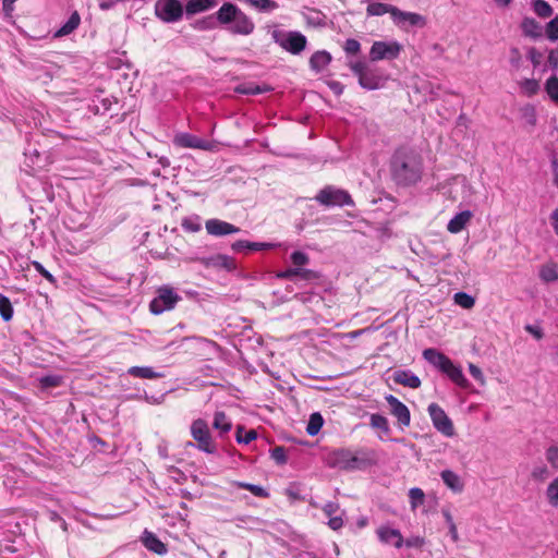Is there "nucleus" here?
Segmentation results:
<instances>
[{"mask_svg": "<svg viewBox=\"0 0 558 558\" xmlns=\"http://www.w3.org/2000/svg\"><path fill=\"white\" fill-rule=\"evenodd\" d=\"M390 172L398 185L415 184L421 180L423 172L421 155L409 147L398 148L391 157Z\"/></svg>", "mask_w": 558, "mask_h": 558, "instance_id": "obj_1", "label": "nucleus"}, {"mask_svg": "<svg viewBox=\"0 0 558 558\" xmlns=\"http://www.w3.org/2000/svg\"><path fill=\"white\" fill-rule=\"evenodd\" d=\"M216 19L221 25H229L228 29L235 35L247 36L255 29L252 19L231 2H225L216 12Z\"/></svg>", "mask_w": 558, "mask_h": 558, "instance_id": "obj_2", "label": "nucleus"}, {"mask_svg": "<svg viewBox=\"0 0 558 558\" xmlns=\"http://www.w3.org/2000/svg\"><path fill=\"white\" fill-rule=\"evenodd\" d=\"M423 356L430 364L446 374L453 383L465 384L461 369L457 367L452 361L444 353L430 348L423 351Z\"/></svg>", "mask_w": 558, "mask_h": 558, "instance_id": "obj_3", "label": "nucleus"}, {"mask_svg": "<svg viewBox=\"0 0 558 558\" xmlns=\"http://www.w3.org/2000/svg\"><path fill=\"white\" fill-rule=\"evenodd\" d=\"M349 68L357 76L361 87L373 90L383 86L384 76L379 69L371 68L362 61L350 62Z\"/></svg>", "mask_w": 558, "mask_h": 558, "instance_id": "obj_4", "label": "nucleus"}, {"mask_svg": "<svg viewBox=\"0 0 558 558\" xmlns=\"http://www.w3.org/2000/svg\"><path fill=\"white\" fill-rule=\"evenodd\" d=\"M315 199L324 206H353L354 202L351 195L341 189H336L331 185L322 189L315 196Z\"/></svg>", "mask_w": 558, "mask_h": 558, "instance_id": "obj_5", "label": "nucleus"}, {"mask_svg": "<svg viewBox=\"0 0 558 558\" xmlns=\"http://www.w3.org/2000/svg\"><path fill=\"white\" fill-rule=\"evenodd\" d=\"M184 11L185 7L179 0H157L155 3V14L165 23L179 22Z\"/></svg>", "mask_w": 558, "mask_h": 558, "instance_id": "obj_6", "label": "nucleus"}, {"mask_svg": "<svg viewBox=\"0 0 558 558\" xmlns=\"http://www.w3.org/2000/svg\"><path fill=\"white\" fill-rule=\"evenodd\" d=\"M191 434L193 439L197 442V448L207 453H214L216 446L213 441L208 425L206 421L197 418L192 423Z\"/></svg>", "mask_w": 558, "mask_h": 558, "instance_id": "obj_7", "label": "nucleus"}, {"mask_svg": "<svg viewBox=\"0 0 558 558\" xmlns=\"http://www.w3.org/2000/svg\"><path fill=\"white\" fill-rule=\"evenodd\" d=\"M402 50L398 41H374L369 50L371 61L397 59Z\"/></svg>", "mask_w": 558, "mask_h": 558, "instance_id": "obj_8", "label": "nucleus"}, {"mask_svg": "<svg viewBox=\"0 0 558 558\" xmlns=\"http://www.w3.org/2000/svg\"><path fill=\"white\" fill-rule=\"evenodd\" d=\"M180 300V296L168 287H161L158 295L150 302L149 310L154 314H161L165 311L172 310Z\"/></svg>", "mask_w": 558, "mask_h": 558, "instance_id": "obj_9", "label": "nucleus"}, {"mask_svg": "<svg viewBox=\"0 0 558 558\" xmlns=\"http://www.w3.org/2000/svg\"><path fill=\"white\" fill-rule=\"evenodd\" d=\"M173 143L175 146L183 148H196L202 150L213 151L217 147L214 141H207L190 133H179L174 136Z\"/></svg>", "mask_w": 558, "mask_h": 558, "instance_id": "obj_10", "label": "nucleus"}, {"mask_svg": "<svg viewBox=\"0 0 558 558\" xmlns=\"http://www.w3.org/2000/svg\"><path fill=\"white\" fill-rule=\"evenodd\" d=\"M428 413L433 421L435 428L445 436L451 437L454 434V427L451 420L447 416L445 411L437 404L430 403L428 405Z\"/></svg>", "mask_w": 558, "mask_h": 558, "instance_id": "obj_11", "label": "nucleus"}, {"mask_svg": "<svg viewBox=\"0 0 558 558\" xmlns=\"http://www.w3.org/2000/svg\"><path fill=\"white\" fill-rule=\"evenodd\" d=\"M350 459L352 471L364 470L368 466L375 465L378 461L376 451L369 448H359L355 451L351 450Z\"/></svg>", "mask_w": 558, "mask_h": 558, "instance_id": "obj_12", "label": "nucleus"}, {"mask_svg": "<svg viewBox=\"0 0 558 558\" xmlns=\"http://www.w3.org/2000/svg\"><path fill=\"white\" fill-rule=\"evenodd\" d=\"M194 262L202 264L206 268L225 269L228 271L236 268L235 259L226 254H215L208 257H196Z\"/></svg>", "mask_w": 558, "mask_h": 558, "instance_id": "obj_13", "label": "nucleus"}, {"mask_svg": "<svg viewBox=\"0 0 558 558\" xmlns=\"http://www.w3.org/2000/svg\"><path fill=\"white\" fill-rule=\"evenodd\" d=\"M205 228L207 233L214 236H223L240 232L239 227L217 218L208 219L205 222Z\"/></svg>", "mask_w": 558, "mask_h": 558, "instance_id": "obj_14", "label": "nucleus"}, {"mask_svg": "<svg viewBox=\"0 0 558 558\" xmlns=\"http://www.w3.org/2000/svg\"><path fill=\"white\" fill-rule=\"evenodd\" d=\"M351 450L348 448H339L331 451L327 457V464L330 468H338L344 471H352L350 464Z\"/></svg>", "mask_w": 558, "mask_h": 558, "instance_id": "obj_15", "label": "nucleus"}, {"mask_svg": "<svg viewBox=\"0 0 558 558\" xmlns=\"http://www.w3.org/2000/svg\"><path fill=\"white\" fill-rule=\"evenodd\" d=\"M386 401L389 404L390 413L397 417L399 424L402 426H409L411 422V415L407 405L392 395L386 396Z\"/></svg>", "mask_w": 558, "mask_h": 558, "instance_id": "obj_16", "label": "nucleus"}, {"mask_svg": "<svg viewBox=\"0 0 558 558\" xmlns=\"http://www.w3.org/2000/svg\"><path fill=\"white\" fill-rule=\"evenodd\" d=\"M379 541L384 544H392L396 548H401L404 544V538L399 530L381 525L376 530Z\"/></svg>", "mask_w": 558, "mask_h": 558, "instance_id": "obj_17", "label": "nucleus"}, {"mask_svg": "<svg viewBox=\"0 0 558 558\" xmlns=\"http://www.w3.org/2000/svg\"><path fill=\"white\" fill-rule=\"evenodd\" d=\"M392 20L399 26L409 23L411 26L424 27L427 23L425 16L415 12H404L399 8H396Z\"/></svg>", "mask_w": 558, "mask_h": 558, "instance_id": "obj_18", "label": "nucleus"}, {"mask_svg": "<svg viewBox=\"0 0 558 558\" xmlns=\"http://www.w3.org/2000/svg\"><path fill=\"white\" fill-rule=\"evenodd\" d=\"M141 539L145 548L154 554L162 556L168 551L167 545L150 531L145 530Z\"/></svg>", "mask_w": 558, "mask_h": 558, "instance_id": "obj_19", "label": "nucleus"}, {"mask_svg": "<svg viewBox=\"0 0 558 558\" xmlns=\"http://www.w3.org/2000/svg\"><path fill=\"white\" fill-rule=\"evenodd\" d=\"M282 47L293 53L298 54L301 51H303L306 47V37L299 33V32H292L288 35V38L284 44H282Z\"/></svg>", "mask_w": 558, "mask_h": 558, "instance_id": "obj_20", "label": "nucleus"}, {"mask_svg": "<svg viewBox=\"0 0 558 558\" xmlns=\"http://www.w3.org/2000/svg\"><path fill=\"white\" fill-rule=\"evenodd\" d=\"M472 217L473 214L470 210H464L457 214L452 219L449 220L447 230L453 234L461 232L470 222Z\"/></svg>", "mask_w": 558, "mask_h": 558, "instance_id": "obj_21", "label": "nucleus"}, {"mask_svg": "<svg viewBox=\"0 0 558 558\" xmlns=\"http://www.w3.org/2000/svg\"><path fill=\"white\" fill-rule=\"evenodd\" d=\"M218 0H189L185 4L187 15H195L215 8Z\"/></svg>", "mask_w": 558, "mask_h": 558, "instance_id": "obj_22", "label": "nucleus"}, {"mask_svg": "<svg viewBox=\"0 0 558 558\" xmlns=\"http://www.w3.org/2000/svg\"><path fill=\"white\" fill-rule=\"evenodd\" d=\"M521 29L526 37L538 38L543 29L539 23L533 17H524L521 23Z\"/></svg>", "mask_w": 558, "mask_h": 558, "instance_id": "obj_23", "label": "nucleus"}, {"mask_svg": "<svg viewBox=\"0 0 558 558\" xmlns=\"http://www.w3.org/2000/svg\"><path fill=\"white\" fill-rule=\"evenodd\" d=\"M396 8L397 7L387 3L373 2L367 5L366 14L368 16H381L386 13H389L391 17H393Z\"/></svg>", "mask_w": 558, "mask_h": 558, "instance_id": "obj_24", "label": "nucleus"}, {"mask_svg": "<svg viewBox=\"0 0 558 558\" xmlns=\"http://www.w3.org/2000/svg\"><path fill=\"white\" fill-rule=\"evenodd\" d=\"M442 482L453 492L460 493L463 490V483L460 477L451 470H444L440 473Z\"/></svg>", "mask_w": 558, "mask_h": 558, "instance_id": "obj_25", "label": "nucleus"}, {"mask_svg": "<svg viewBox=\"0 0 558 558\" xmlns=\"http://www.w3.org/2000/svg\"><path fill=\"white\" fill-rule=\"evenodd\" d=\"M331 61V56L327 51H316L310 59L311 68L317 72L325 69Z\"/></svg>", "mask_w": 558, "mask_h": 558, "instance_id": "obj_26", "label": "nucleus"}, {"mask_svg": "<svg viewBox=\"0 0 558 558\" xmlns=\"http://www.w3.org/2000/svg\"><path fill=\"white\" fill-rule=\"evenodd\" d=\"M539 278L545 282L558 280V268L555 263H548L541 267Z\"/></svg>", "mask_w": 558, "mask_h": 558, "instance_id": "obj_27", "label": "nucleus"}, {"mask_svg": "<svg viewBox=\"0 0 558 558\" xmlns=\"http://www.w3.org/2000/svg\"><path fill=\"white\" fill-rule=\"evenodd\" d=\"M324 424V418L320 415V413L315 412L311 414L307 426H306V433L310 436H315L319 433Z\"/></svg>", "mask_w": 558, "mask_h": 558, "instance_id": "obj_28", "label": "nucleus"}, {"mask_svg": "<svg viewBox=\"0 0 558 558\" xmlns=\"http://www.w3.org/2000/svg\"><path fill=\"white\" fill-rule=\"evenodd\" d=\"M14 310L8 296L0 293V316L4 322H10L13 317Z\"/></svg>", "mask_w": 558, "mask_h": 558, "instance_id": "obj_29", "label": "nucleus"}, {"mask_svg": "<svg viewBox=\"0 0 558 558\" xmlns=\"http://www.w3.org/2000/svg\"><path fill=\"white\" fill-rule=\"evenodd\" d=\"M213 426L221 433H228L231 429L232 424L228 420L226 413L220 411L215 413Z\"/></svg>", "mask_w": 558, "mask_h": 558, "instance_id": "obj_30", "label": "nucleus"}, {"mask_svg": "<svg viewBox=\"0 0 558 558\" xmlns=\"http://www.w3.org/2000/svg\"><path fill=\"white\" fill-rule=\"evenodd\" d=\"M546 498L550 506L558 507V476L548 484Z\"/></svg>", "mask_w": 558, "mask_h": 558, "instance_id": "obj_31", "label": "nucleus"}, {"mask_svg": "<svg viewBox=\"0 0 558 558\" xmlns=\"http://www.w3.org/2000/svg\"><path fill=\"white\" fill-rule=\"evenodd\" d=\"M533 10L543 19L549 17L553 14V8L545 0H533Z\"/></svg>", "mask_w": 558, "mask_h": 558, "instance_id": "obj_32", "label": "nucleus"}, {"mask_svg": "<svg viewBox=\"0 0 558 558\" xmlns=\"http://www.w3.org/2000/svg\"><path fill=\"white\" fill-rule=\"evenodd\" d=\"M181 227L185 232L196 233V232L201 231V229H202L201 219L197 216L193 217V218H191V217L184 218L181 221Z\"/></svg>", "mask_w": 558, "mask_h": 558, "instance_id": "obj_33", "label": "nucleus"}, {"mask_svg": "<svg viewBox=\"0 0 558 558\" xmlns=\"http://www.w3.org/2000/svg\"><path fill=\"white\" fill-rule=\"evenodd\" d=\"M129 374L143 379H155L158 377L151 367L133 366L129 369Z\"/></svg>", "mask_w": 558, "mask_h": 558, "instance_id": "obj_34", "label": "nucleus"}, {"mask_svg": "<svg viewBox=\"0 0 558 558\" xmlns=\"http://www.w3.org/2000/svg\"><path fill=\"white\" fill-rule=\"evenodd\" d=\"M545 90L549 98L558 104V76L553 75L545 83Z\"/></svg>", "mask_w": 558, "mask_h": 558, "instance_id": "obj_35", "label": "nucleus"}, {"mask_svg": "<svg viewBox=\"0 0 558 558\" xmlns=\"http://www.w3.org/2000/svg\"><path fill=\"white\" fill-rule=\"evenodd\" d=\"M453 300L456 304L465 310L472 308L475 304V299L465 292H457Z\"/></svg>", "mask_w": 558, "mask_h": 558, "instance_id": "obj_36", "label": "nucleus"}, {"mask_svg": "<svg viewBox=\"0 0 558 558\" xmlns=\"http://www.w3.org/2000/svg\"><path fill=\"white\" fill-rule=\"evenodd\" d=\"M233 485L239 488L246 489V490L251 492L256 497H262V498L268 497V493L262 486L250 484V483H244V482H234Z\"/></svg>", "mask_w": 558, "mask_h": 558, "instance_id": "obj_37", "label": "nucleus"}, {"mask_svg": "<svg viewBox=\"0 0 558 558\" xmlns=\"http://www.w3.org/2000/svg\"><path fill=\"white\" fill-rule=\"evenodd\" d=\"M246 2L252 7L265 12L276 10L278 8V3L274 0H246Z\"/></svg>", "mask_w": 558, "mask_h": 558, "instance_id": "obj_38", "label": "nucleus"}, {"mask_svg": "<svg viewBox=\"0 0 558 558\" xmlns=\"http://www.w3.org/2000/svg\"><path fill=\"white\" fill-rule=\"evenodd\" d=\"M217 19H216V15H209V16H206L202 20H197L195 23H194V28L195 29H198V31H207V29H213L216 27V23H217Z\"/></svg>", "mask_w": 558, "mask_h": 558, "instance_id": "obj_39", "label": "nucleus"}, {"mask_svg": "<svg viewBox=\"0 0 558 558\" xmlns=\"http://www.w3.org/2000/svg\"><path fill=\"white\" fill-rule=\"evenodd\" d=\"M243 432H244V427L239 425L236 427V440H238V442L250 444L251 441H253L257 437V433H256L255 429H250V430L245 432L244 436L242 435Z\"/></svg>", "mask_w": 558, "mask_h": 558, "instance_id": "obj_40", "label": "nucleus"}, {"mask_svg": "<svg viewBox=\"0 0 558 558\" xmlns=\"http://www.w3.org/2000/svg\"><path fill=\"white\" fill-rule=\"evenodd\" d=\"M409 497H410L411 506L414 509L418 505H422L424 502L425 494L421 488L414 487V488L410 489Z\"/></svg>", "mask_w": 558, "mask_h": 558, "instance_id": "obj_41", "label": "nucleus"}, {"mask_svg": "<svg viewBox=\"0 0 558 558\" xmlns=\"http://www.w3.org/2000/svg\"><path fill=\"white\" fill-rule=\"evenodd\" d=\"M521 88L527 96H533L539 90V84L536 80L525 78L521 82Z\"/></svg>", "mask_w": 558, "mask_h": 558, "instance_id": "obj_42", "label": "nucleus"}, {"mask_svg": "<svg viewBox=\"0 0 558 558\" xmlns=\"http://www.w3.org/2000/svg\"><path fill=\"white\" fill-rule=\"evenodd\" d=\"M290 258L292 264L295 266L294 268H302V266L307 265L310 262L308 255L301 251H294Z\"/></svg>", "mask_w": 558, "mask_h": 558, "instance_id": "obj_43", "label": "nucleus"}, {"mask_svg": "<svg viewBox=\"0 0 558 558\" xmlns=\"http://www.w3.org/2000/svg\"><path fill=\"white\" fill-rule=\"evenodd\" d=\"M371 425L374 428H378V429H381L385 432L389 430V425H388L387 418L380 414H372Z\"/></svg>", "mask_w": 558, "mask_h": 558, "instance_id": "obj_44", "label": "nucleus"}, {"mask_svg": "<svg viewBox=\"0 0 558 558\" xmlns=\"http://www.w3.org/2000/svg\"><path fill=\"white\" fill-rule=\"evenodd\" d=\"M546 36L551 41L558 39V15L546 25Z\"/></svg>", "mask_w": 558, "mask_h": 558, "instance_id": "obj_45", "label": "nucleus"}, {"mask_svg": "<svg viewBox=\"0 0 558 558\" xmlns=\"http://www.w3.org/2000/svg\"><path fill=\"white\" fill-rule=\"evenodd\" d=\"M296 277L301 278L302 280L306 281H313L319 279V274L312 269H305V268H296Z\"/></svg>", "mask_w": 558, "mask_h": 558, "instance_id": "obj_46", "label": "nucleus"}, {"mask_svg": "<svg viewBox=\"0 0 558 558\" xmlns=\"http://www.w3.org/2000/svg\"><path fill=\"white\" fill-rule=\"evenodd\" d=\"M393 380H395L396 384H400V385H403V384H420V380L417 379V377H409L403 372H396L395 375H393Z\"/></svg>", "mask_w": 558, "mask_h": 558, "instance_id": "obj_47", "label": "nucleus"}, {"mask_svg": "<svg viewBox=\"0 0 558 558\" xmlns=\"http://www.w3.org/2000/svg\"><path fill=\"white\" fill-rule=\"evenodd\" d=\"M343 49L348 54H357L361 51V44L354 38H349L345 40Z\"/></svg>", "mask_w": 558, "mask_h": 558, "instance_id": "obj_48", "label": "nucleus"}, {"mask_svg": "<svg viewBox=\"0 0 558 558\" xmlns=\"http://www.w3.org/2000/svg\"><path fill=\"white\" fill-rule=\"evenodd\" d=\"M32 265L50 283L56 284L57 280L54 278V276L51 272H49L39 262L34 260V262H32Z\"/></svg>", "mask_w": 558, "mask_h": 558, "instance_id": "obj_49", "label": "nucleus"}, {"mask_svg": "<svg viewBox=\"0 0 558 558\" xmlns=\"http://www.w3.org/2000/svg\"><path fill=\"white\" fill-rule=\"evenodd\" d=\"M168 391H157V392H154V391H144L145 393V398L148 402L153 403V404H159L162 402L163 400V397L166 396Z\"/></svg>", "mask_w": 558, "mask_h": 558, "instance_id": "obj_50", "label": "nucleus"}, {"mask_svg": "<svg viewBox=\"0 0 558 558\" xmlns=\"http://www.w3.org/2000/svg\"><path fill=\"white\" fill-rule=\"evenodd\" d=\"M271 458L279 464L287 462L286 449L281 446H277L271 451Z\"/></svg>", "mask_w": 558, "mask_h": 558, "instance_id": "obj_51", "label": "nucleus"}, {"mask_svg": "<svg viewBox=\"0 0 558 558\" xmlns=\"http://www.w3.org/2000/svg\"><path fill=\"white\" fill-rule=\"evenodd\" d=\"M546 459L554 468H558V447L557 446H551L546 450Z\"/></svg>", "mask_w": 558, "mask_h": 558, "instance_id": "obj_52", "label": "nucleus"}, {"mask_svg": "<svg viewBox=\"0 0 558 558\" xmlns=\"http://www.w3.org/2000/svg\"><path fill=\"white\" fill-rule=\"evenodd\" d=\"M548 469L546 465L535 466L532 471V477L534 480L544 481L548 477Z\"/></svg>", "mask_w": 558, "mask_h": 558, "instance_id": "obj_53", "label": "nucleus"}, {"mask_svg": "<svg viewBox=\"0 0 558 558\" xmlns=\"http://www.w3.org/2000/svg\"><path fill=\"white\" fill-rule=\"evenodd\" d=\"M236 90L241 94H244V95H257V94H262L265 89L260 88L259 86L255 85H248V86H245V85H241L236 88Z\"/></svg>", "mask_w": 558, "mask_h": 558, "instance_id": "obj_54", "label": "nucleus"}, {"mask_svg": "<svg viewBox=\"0 0 558 558\" xmlns=\"http://www.w3.org/2000/svg\"><path fill=\"white\" fill-rule=\"evenodd\" d=\"M425 544L424 538L420 536H412L404 541V544L407 547H414V548H421Z\"/></svg>", "mask_w": 558, "mask_h": 558, "instance_id": "obj_55", "label": "nucleus"}, {"mask_svg": "<svg viewBox=\"0 0 558 558\" xmlns=\"http://www.w3.org/2000/svg\"><path fill=\"white\" fill-rule=\"evenodd\" d=\"M339 510V505L337 502H333V501H329L327 502L324 507H323V511L324 513L327 515V517H333V514Z\"/></svg>", "mask_w": 558, "mask_h": 558, "instance_id": "obj_56", "label": "nucleus"}, {"mask_svg": "<svg viewBox=\"0 0 558 558\" xmlns=\"http://www.w3.org/2000/svg\"><path fill=\"white\" fill-rule=\"evenodd\" d=\"M469 372H470L471 376L474 378V380L481 381V383L484 381V377H483L482 371H481V368L478 366H476L474 364H470L469 365Z\"/></svg>", "mask_w": 558, "mask_h": 558, "instance_id": "obj_57", "label": "nucleus"}, {"mask_svg": "<svg viewBox=\"0 0 558 558\" xmlns=\"http://www.w3.org/2000/svg\"><path fill=\"white\" fill-rule=\"evenodd\" d=\"M17 0H2V10L5 16H12L14 11V3Z\"/></svg>", "mask_w": 558, "mask_h": 558, "instance_id": "obj_58", "label": "nucleus"}, {"mask_svg": "<svg viewBox=\"0 0 558 558\" xmlns=\"http://www.w3.org/2000/svg\"><path fill=\"white\" fill-rule=\"evenodd\" d=\"M328 526L333 530L338 531L343 526V520L341 517H330L328 521Z\"/></svg>", "mask_w": 558, "mask_h": 558, "instance_id": "obj_59", "label": "nucleus"}, {"mask_svg": "<svg viewBox=\"0 0 558 558\" xmlns=\"http://www.w3.org/2000/svg\"><path fill=\"white\" fill-rule=\"evenodd\" d=\"M250 242L248 241H244V240H239V241H235L232 245H231V248L234 251V252H242L244 250H247L248 246H250Z\"/></svg>", "mask_w": 558, "mask_h": 558, "instance_id": "obj_60", "label": "nucleus"}, {"mask_svg": "<svg viewBox=\"0 0 558 558\" xmlns=\"http://www.w3.org/2000/svg\"><path fill=\"white\" fill-rule=\"evenodd\" d=\"M525 330H526L529 333L533 335V336H534L536 339H538V340H539V339H542V338H543V336H544V333H543L542 329H541V328H538V327H535V326H533V325H526V326H525Z\"/></svg>", "mask_w": 558, "mask_h": 558, "instance_id": "obj_61", "label": "nucleus"}, {"mask_svg": "<svg viewBox=\"0 0 558 558\" xmlns=\"http://www.w3.org/2000/svg\"><path fill=\"white\" fill-rule=\"evenodd\" d=\"M296 268H288L284 271H281L277 275L280 279H292L296 277Z\"/></svg>", "mask_w": 558, "mask_h": 558, "instance_id": "obj_62", "label": "nucleus"}, {"mask_svg": "<svg viewBox=\"0 0 558 558\" xmlns=\"http://www.w3.org/2000/svg\"><path fill=\"white\" fill-rule=\"evenodd\" d=\"M70 34V19L63 23L60 29H58L53 37H61Z\"/></svg>", "mask_w": 558, "mask_h": 558, "instance_id": "obj_63", "label": "nucleus"}, {"mask_svg": "<svg viewBox=\"0 0 558 558\" xmlns=\"http://www.w3.org/2000/svg\"><path fill=\"white\" fill-rule=\"evenodd\" d=\"M551 225L555 233L558 235V208H556L550 216Z\"/></svg>", "mask_w": 558, "mask_h": 558, "instance_id": "obj_64", "label": "nucleus"}]
</instances>
